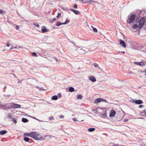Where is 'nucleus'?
Returning a JSON list of instances; mask_svg holds the SVG:
<instances>
[{"label": "nucleus", "mask_w": 146, "mask_h": 146, "mask_svg": "<svg viewBox=\"0 0 146 146\" xmlns=\"http://www.w3.org/2000/svg\"><path fill=\"white\" fill-rule=\"evenodd\" d=\"M35 136L36 137V138L34 139L37 140H43L46 137H47V139H49L50 138L52 137H54L53 136H50V135H45L44 137H43L41 136L40 135L38 134L35 131Z\"/></svg>", "instance_id": "f257e3e1"}, {"label": "nucleus", "mask_w": 146, "mask_h": 146, "mask_svg": "<svg viewBox=\"0 0 146 146\" xmlns=\"http://www.w3.org/2000/svg\"><path fill=\"white\" fill-rule=\"evenodd\" d=\"M136 16V14L135 13V14H132L131 15H129L128 16V19L127 21V22L128 23L130 24L131 23H132L134 21Z\"/></svg>", "instance_id": "f03ea898"}, {"label": "nucleus", "mask_w": 146, "mask_h": 146, "mask_svg": "<svg viewBox=\"0 0 146 146\" xmlns=\"http://www.w3.org/2000/svg\"><path fill=\"white\" fill-rule=\"evenodd\" d=\"M146 22L145 18L144 17H142L139 20V22L138 28L139 29H141L144 26Z\"/></svg>", "instance_id": "7ed1b4c3"}, {"label": "nucleus", "mask_w": 146, "mask_h": 146, "mask_svg": "<svg viewBox=\"0 0 146 146\" xmlns=\"http://www.w3.org/2000/svg\"><path fill=\"white\" fill-rule=\"evenodd\" d=\"M35 131H31L30 133H25L24 134V136L31 137L33 139H36V137L35 136Z\"/></svg>", "instance_id": "20e7f679"}, {"label": "nucleus", "mask_w": 146, "mask_h": 146, "mask_svg": "<svg viewBox=\"0 0 146 146\" xmlns=\"http://www.w3.org/2000/svg\"><path fill=\"white\" fill-rule=\"evenodd\" d=\"M11 108H21V105L15 103H10Z\"/></svg>", "instance_id": "39448f33"}, {"label": "nucleus", "mask_w": 146, "mask_h": 146, "mask_svg": "<svg viewBox=\"0 0 146 146\" xmlns=\"http://www.w3.org/2000/svg\"><path fill=\"white\" fill-rule=\"evenodd\" d=\"M10 105V103H6L4 104H1V107H2L3 109H5V110H6L7 109H11Z\"/></svg>", "instance_id": "423d86ee"}, {"label": "nucleus", "mask_w": 146, "mask_h": 146, "mask_svg": "<svg viewBox=\"0 0 146 146\" xmlns=\"http://www.w3.org/2000/svg\"><path fill=\"white\" fill-rule=\"evenodd\" d=\"M131 101L133 103H135L137 104H141L143 103L142 101L140 100L133 99L131 100Z\"/></svg>", "instance_id": "0eeeda50"}, {"label": "nucleus", "mask_w": 146, "mask_h": 146, "mask_svg": "<svg viewBox=\"0 0 146 146\" xmlns=\"http://www.w3.org/2000/svg\"><path fill=\"white\" fill-rule=\"evenodd\" d=\"M138 11L139 12V13L138 14V15H136V18H135V20H134L135 23H138L139 22V17L140 15L141 11H139L138 10Z\"/></svg>", "instance_id": "6e6552de"}, {"label": "nucleus", "mask_w": 146, "mask_h": 146, "mask_svg": "<svg viewBox=\"0 0 146 146\" xmlns=\"http://www.w3.org/2000/svg\"><path fill=\"white\" fill-rule=\"evenodd\" d=\"M116 114L115 111L113 110H111L110 111L109 116L110 117H114Z\"/></svg>", "instance_id": "1a4fd4ad"}, {"label": "nucleus", "mask_w": 146, "mask_h": 146, "mask_svg": "<svg viewBox=\"0 0 146 146\" xmlns=\"http://www.w3.org/2000/svg\"><path fill=\"white\" fill-rule=\"evenodd\" d=\"M139 115L141 116L146 117V110H143L141 111H140Z\"/></svg>", "instance_id": "9d476101"}, {"label": "nucleus", "mask_w": 146, "mask_h": 146, "mask_svg": "<svg viewBox=\"0 0 146 146\" xmlns=\"http://www.w3.org/2000/svg\"><path fill=\"white\" fill-rule=\"evenodd\" d=\"M120 44L124 48L126 47V45L124 41L121 39L119 40Z\"/></svg>", "instance_id": "9b49d317"}, {"label": "nucleus", "mask_w": 146, "mask_h": 146, "mask_svg": "<svg viewBox=\"0 0 146 146\" xmlns=\"http://www.w3.org/2000/svg\"><path fill=\"white\" fill-rule=\"evenodd\" d=\"M88 78L89 80L92 82H94L96 81V79L93 76H89L88 77Z\"/></svg>", "instance_id": "f8f14e48"}, {"label": "nucleus", "mask_w": 146, "mask_h": 146, "mask_svg": "<svg viewBox=\"0 0 146 146\" xmlns=\"http://www.w3.org/2000/svg\"><path fill=\"white\" fill-rule=\"evenodd\" d=\"M134 63L137 65H139L141 66H144L145 64L143 62H135Z\"/></svg>", "instance_id": "ddd939ff"}, {"label": "nucleus", "mask_w": 146, "mask_h": 146, "mask_svg": "<svg viewBox=\"0 0 146 146\" xmlns=\"http://www.w3.org/2000/svg\"><path fill=\"white\" fill-rule=\"evenodd\" d=\"M101 100L102 98H100L97 99L95 100L94 103L96 104H98V103H99L102 102Z\"/></svg>", "instance_id": "4468645a"}, {"label": "nucleus", "mask_w": 146, "mask_h": 146, "mask_svg": "<svg viewBox=\"0 0 146 146\" xmlns=\"http://www.w3.org/2000/svg\"><path fill=\"white\" fill-rule=\"evenodd\" d=\"M41 31L42 33H44L45 32H48V30L46 29V28L45 27L43 26L42 27Z\"/></svg>", "instance_id": "2eb2a0df"}, {"label": "nucleus", "mask_w": 146, "mask_h": 146, "mask_svg": "<svg viewBox=\"0 0 146 146\" xmlns=\"http://www.w3.org/2000/svg\"><path fill=\"white\" fill-rule=\"evenodd\" d=\"M7 133V131L5 130H2L0 131V134L1 135H3Z\"/></svg>", "instance_id": "dca6fc26"}, {"label": "nucleus", "mask_w": 146, "mask_h": 146, "mask_svg": "<svg viewBox=\"0 0 146 146\" xmlns=\"http://www.w3.org/2000/svg\"><path fill=\"white\" fill-rule=\"evenodd\" d=\"M29 120L27 118H23L21 120V121L24 123L28 122Z\"/></svg>", "instance_id": "f3484780"}, {"label": "nucleus", "mask_w": 146, "mask_h": 146, "mask_svg": "<svg viewBox=\"0 0 146 146\" xmlns=\"http://www.w3.org/2000/svg\"><path fill=\"white\" fill-rule=\"evenodd\" d=\"M51 99L52 100H56L58 99V97L56 95H54L52 97Z\"/></svg>", "instance_id": "a211bd4d"}, {"label": "nucleus", "mask_w": 146, "mask_h": 146, "mask_svg": "<svg viewBox=\"0 0 146 146\" xmlns=\"http://www.w3.org/2000/svg\"><path fill=\"white\" fill-rule=\"evenodd\" d=\"M62 25H64L63 23H62L58 21L56 22V25L57 26H59Z\"/></svg>", "instance_id": "6ab92c4d"}, {"label": "nucleus", "mask_w": 146, "mask_h": 146, "mask_svg": "<svg viewBox=\"0 0 146 146\" xmlns=\"http://www.w3.org/2000/svg\"><path fill=\"white\" fill-rule=\"evenodd\" d=\"M69 91L70 92H72L74 91V89L72 87H70L69 88Z\"/></svg>", "instance_id": "aec40b11"}, {"label": "nucleus", "mask_w": 146, "mask_h": 146, "mask_svg": "<svg viewBox=\"0 0 146 146\" xmlns=\"http://www.w3.org/2000/svg\"><path fill=\"white\" fill-rule=\"evenodd\" d=\"M82 97V96L80 94H78L76 96V98L78 100L81 99Z\"/></svg>", "instance_id": "412c9836"}, {"label": "nucleus", "mask_w": 146, "mask_h": 146, "mask_svg": "<svg viewBox=\"0 0 146 146\" xmlns=\"http://www.w3.org/2000/svg\"><path fill=\"white\" fill-rule=\"evenodd\" d=\"M95 129L94 128H89L88 129V131L91 132L94 131Z\"/></svg>", "instance_id": "4be33fe9"}, {"label": "nucleus", "mask_w": 146, "mask_h": 146, "mask_svg": "<svg viewBox=\"0 0 146 146\" xmlns=\"http://www.w3.org/2000/svg\"><path fill=\"white\" fill-rule=\"evenodd\" d=\"M24 140L26 142H28L30 140V139L29 137H25L24 138Z\"/></svg>", "instance_id": "5701e85b"}, {"label": "nucleus", "mask_w": 146, "mask_h": 146, "mask_svg": "<svg viewBox=\"0 0 146 146\" xmlns=\"http://www.w3.org/2000/svg\"><path fill=\"white\" fill-rule=\"evenodd\" d=\"M139 25L138 26L137 24H135L132 27L133 29H136L137 28H138Z\"/></svg>", "instance_id": "b1692460"}, {"label": "nucleus", "mask_w": 146, "mask_h": 146, "mask_svg": "<svg viewBox=\"0 0 146 146\" xmlns=\"http://www.w3.org/2000/svg\"><path fill=\"white\" fill-rule=\"evenodd\" d=\"M94 1L92 0H88L86 2H83V3H89L90 2H94Z\"/></svg>", "instance_id": "393cba45"}, {"label": "nucleus", "mask_w": 146, "mask_h": 146, "mask_svg": "<svg viewBox=\"0 0 146 146\" xmlns=\"http://www.w3.org/2000/svg\"><path fill=\"white\" fill-rule=\"evenodd\" d=\"M70 21L67 19H66L65 21L63 23L64 25L67 24L68 23H69Z\"/></svg>", "instance_id": "a878e982"}, {"label": "nucleus", "mask_w": 146, "mask_h": 146, "mask_svg": "<svg viewBox=\"0 0 146 146\" xmlns=\"http://www.w3.org/2000/svg\"><path fill=\"white\" fill-rule=\"evenodd\" d=\"M74 13L76 15H79L80 14V12L78 11H77L76 10H75Z\"/></svg>", "instance_id": "bb28decb"}, {"label": "nucleus", "mask_w": 146, "mask_h": 146, "mask_svg": "<svg viewBox=\"0 0 146 146\" xmlns=\"http://www.w3.org/2000/svg\"><path fill=\"white\" fill-rule=\"evenodd\" d=\"M33 25H34L36 27H39V24L37 23H33Z\"/></svg>", "instance_id": "cd10ccee"}, {"label": "nucleus", "mask_w": 146, "mask_h": 146, "mask_svg": "<svg viewBox=\"0 0 146 146\" xmlns=\"http://www.w3.org/2000/svg\"><path fill=\"white\" fill-rule=\"evenodd\" d=\"M92 27L93 31L94 32H95V33H96V32H97L98 30H97V29L96 28L93 27V26H92Z\"/></svg>", "instance_id": "c85d7f7f"}, {"label": "nucleus", "mask_w": 146, "mask_h": 146, "mask_svg": "<svg viewBox=\"0 0 146 146\" xmlns=\"http://www.w3.org/2000/svg\"><path fill=\"white\" fill-rule=\"evenodd\" d=\"M11 119L12 120V121H13L14 123H17V121L16 120L15 118H12Z\"/></svg>", "instance_id": "c756f323"}, {"label": "nucleus", "mask_w": 146, "mask_h": 146, "mask_svg": "<svg viewBox=\"0 0 146 146\" xmlns=\"http://www.w3.org/2000/svg\"><path fill=\"white\" fill-rule=\"evenodd\" d=\"M61 13H58L56 17L57 19H59L61 17Z\"/></svg>", "instance_id": "7c9ffc66"}, {"label": "nucleus", "mask_w": 146, "mask_h": 146, "mask_svg": "<svg viewBox=\"0 0 146 146\" xmlns=\"http://www.w3.org/2000/svg\"><path fill=\"white\" fill-rule=\"evenodd\" d=\"M100 108L101 109H102V110L104 111V112H106V108Z\"/></svg>", "instance_id": "2f4dec72"}, {"label": "nucleus", "mask_w": 146, "mask_h": 146, "mask_svg": "<svg viewBox=\"0 0 146 146\" xmlns=\"http://www.w3.org/2000/svg\"><path fill=\"white\" fill-rule=\"evenodd\" d=\"M102 116L103 117H105L106 116V112H105L104 113H103L102 115Z\"/></svg>", "instance_id": "473e14b6"}, {"label": "nucleus", "mask_w": 146, "mask_h": 146, "mask_svg": "<svg viewBox=\"0 0 146 146\" xmlns=\"http://www.w3.org/2000/svg\"><path fill=\"white\" fill-rule=\"evenodd\" d=\"M49 119L50 120H52L54 119V118L53 116H50L49 117Z\"/></svg>", "instance_id": "72a5a7b5"}, {"label": "nucleus", "mask_w": 146, "mask_h": 146, "mask_svg": "<svg viewBox=\"0 0 146 146\" xmlns=\"http://www.w3.org/2000/svg\"><path fill=\"white\" fill-rule=\"evenodd\" d=\"M7 116L9 118H11V117H12V115H11V114L10 113H8L7 115Z\"/></svg>", "instance_id": "f704fd0d"}, {"label": "nucleus", "mask_w": 146, "mask_h": 146, "mask_svg": "<svg viewBox=\"0 0 146 146\" xmlns=\"http://www.w3.org/2000/svg\"><path fill=\"white\" fill-rule=\"evenodd\" d=\"M32 55L34 56H36V57H37V55L36 53L35 52H33Z\"/></svg>", "instance_id": "c9c22d12"}, {"label": "nucleus", "mask_w": 146, "mask_h": 146, "mask_svg": "<svg viewBox=\"0 0 146 146\" xmlns=\"http://www.w3.org/2000/svg\"><path fill=\"white\" fill-rule=\"evenodd\" d=\"M94 66L95 67H98V65L97 63H94Z\"/></svg>", "instance_id": "e433bc0d"}, {"label": "nucleus", "mask_w": 146, "mask_h": 146, "mask_svg": "<svg viewBox=\"0 0 146 146\" xmlns=\"http://www.w3.org/2000/svg\"><path fill=\"white\" fill-rule=\"evenodd\" d=\"M56 20V19L55 18L51 19V21H50V22L51 23V22H53V21H55Z\"/></svg>", "instance_id": "4c0bfd02"}, {"label": "nucleus", "mask_w": 146, "mask_h": 146, "mask_svg": "<svg viewBox=\"0 0 146 146\" xmlns=\"http://www.w3.org/2000/svg\"><path fill=\"white\" fill-rule=\"evenodd\" d=\"M32 118H33V119H36V120H38V121H40H40H42V120H39V119H37L36 118H35V117H33Z\"/></svg>", "instance_id": "58836bf2"}, {"label": "nucleus", "mask_w": 146, "mask_h": 146, "mask_svg": "<svg viewBox=\"0 0 146 146\" xmlns=\"http://www.w3.org/2000/svg\"><path fill=\"white\" fill-rule=\"evenodd\" d=\"M73 7L74 8L76 9L78 7V6L76 4H75L73 6Z\"/></svg>", "instance_id": "ea45409f"}, {"label": "nucleus", "mask_w": 146, "mask_h": 146, "mask_svg": "<svg viewBox=\"0 0 146 146\" xmlns=\"http://www.w3.org/2000/svg\"><path fill=\"white\" fill-rule=\"evenodd\" d=\"M101 101H102H102H103V102H106V103H108L107 101L105 99H103L102 98V100H101Z\"/></svg>", "instance_id": "a19ab883"}, {"label": "nucleus", "mask_w": 146, "mask_h": 146, "mask_svg": "<svg viewBox=\"0 0 146 146\" xmlns=\"http://www.w3.org/2000/svg\"><path fill=\"white\" fill-rule=\"evenodd\" d=\"M144 107V106L142 105H140L139 106V108H142Z\"/></svg>", "instance_id": "79ce46f5"}, {"label": "nucleus", "mask_w": 146, "mask_h": 146, "mask_svg": "<svg viewBox=\"0 0 146 146\" xmlns=\"http://www.w3.org/2000/svg\"><path fill=\"white\" fill-rule=\"evenodd\" d=\"M113 143H109V146H113Z\"/></svg>", "instance_id": "37998d69"}, {"label": "nucleus", "mask_w": 146, "mask_h": 146, "mask_svg": "<svg viewBox=\"0 0 146 146\" xmlns=\"http://www.w3.org/2000/svg\"><path fill=\"white\" fill-rule=\"evenodd\" d=\"M4 96L5 97H6L9 98L10 96V95H4Z\"/></svg>", "instance_id": "c03bdc74"}, {"label": "nucleus", "mask_w": 146, "mask_h": 146, "mask_svg": "<svg viewBox=\"0 0 146 146\" xmlns=\"http://www.w3.org/2000/svg\"><path fill=\"white\" fill-rule=\"evenodd\" d=\"M72 120L74 121H77V119H76V118H73L72 119Z\"/></svg>", "instance_id": "a18cd8bd"}, {"label": "nucleus", "mask_w": 146, "mask_h": 146, "mask_svg": "<svg viewBox=\"0 0 146 146\" xmlns=\"http://www.w3.org/2000/svg\"><path fill=\"white\" fill-rule=\"evenodd\" d=\"M36 88H38V89H39V90H44V89H42V88H39V87H36Z\"/></svg>", "instance_id": "49530a36"}, {"label": "nucleus", "mask_w": 146, "mask_h": 146, "mask_svg": "<svg viewBox=\"0 0 146 146\" xmlns=\"http://www.w3.org/2000/svg\"><path fill=\"white\" fill-rule=\"evenodd\" d=\"M64 116L62 115H60V118H63L64 117Z\"/></svg>", "instance_id": "de8ad7c7"}, {"label": "nucleus", "mask_w": 146, "mask_h": 146, "mask_svg": "<svg viewBox=\"0 0 146 146\" xmlns=\"http://www.w3.org/2000/svg\"><path fill=\"white\" fill-rule=\"evenodd\" d=\"M128 120H129V119H124V122H127Z\"/></svg>", "instance_id": "09e8293b"}, {"label": "nucleus", "mask_w": 146, "mask_h": 146, "mask_svg": "<svg viewBox=\"0 0 146 146\" xmlns=\"http://www.w3.org/2000/svg\"><path fill=\"white\" fill-rule=\"evenodd\" d=\"M58 96L60 98L61 97V94L60 93H59L58 94Z\"/></svg>", "instance_id": "8fccbe9b"}, {"label": "nucleus", "mask_w": 146, "mask_h": 146, "mask_svg": "<svg viewBox=\"0 0 146 146\" xmlns=\"http://www.w3.org/2000/svg\"><path fill=\"white\" fill-rule=\"evenodd\" d=\"M7 88V86H5L4 88H3V89H4V90H3V92H5V90L6 89V88Z\"/></svg>", "instance_id": "3c124183"}, {"label": "nucleus", "mask_w": 146, "mask_h": 146, "mask_svg": "<svg viewBox=\"0 0 146 146\" xmlns=\"http://www.w3.org/2000/svg\"><path fill=\"white\" fill-rule=\"evenodd\" d=\"M19 28V27L18 26H17L15 27V28L17 30H18Z\"/></svg>", "instance_id": "603ef678"}, {"label": "nucleus", "mask_w": 146, "mask_h": 146, "mask_svg": "<svg viewBox=\"0 0 146 146\" xmlns=\"http://www.w3.org/2000/svg\"><path fill=\"white\" fill-rule=\"evenodd\" d=\"M62 9L64 11H66V8L65 7H62Z\"/></svg>", "instance_id": "864d4df0"}, {"label": "nucleus", "mask_w": 146, "mask_h": 146, "mask_svg": "<svg viewBox=\"0 0 146 146\" xmlns=\"http://www.w3.org/2000/svg\"><path fill=\"white\" fill-rule=\"evenodd\" d=\"M145 142H146V143H144L143 142V145H146V139L145 140Z\"/></svg>", "instance_id": "5fc2aeb1"}, {"label": "nucleus", "mask_w": 146, "mask_h": 146, "mask_svg": "<svg viewBox=\"0 0 146 146\" xmlns=\"http://www.w3.org/2000/svg\"><path fill=\"white\" fill-rule=\"evenodd\" d=\"M70 10H71V11H72L73 12H74L75 10H74V9H70Z\"/></svg>", "instance_id": "6e6d98bb"}, {"label": "nucleus", "mask_w": 146, "mask_h": 146, "mask_svg": "<svg viewBox=\"0 0 146 146\" xmlns=\"http://www.w3.org/2000/svg\"><path fill=\"white\" fill-rule=\"evenodd\" d=\"M143 51L146 53V47L143 49Z\"/></svg>", "instance_id": "4d7b16f0"}, {"label": "nucleus", "mask_w": 146, "mask_h": 146, "mask_svg": "<svg viewBox=\"0 0 146 146\" xmlns=\"http://www.w3.org/2000/svg\"><path fill=\"white\" fill-rule=\"evenodd\" d=\"M98 69L101 70V71H102V69L101 68H100V67H98Z\"/></svg>", "instance_id": "13d9d810"}, {"label": "nucleus", "mask_w": 146, "mask_h": 146, "mask_svg": "<svg viewBox=\"0 0 146 146\" xmlns=\"http://www.w3.org/2000/svg\"><path fill=\"white\" fill-rule=\"evenodd\" d=\"M6 46L7 47H9L10 46V44L9 43L7 44L6 45Z\"/></svg>", "instance_id": "bf43d9fd"}, {"label": "nucleus", "mask_w": 146, "mask_h": 146, "mask_svg": "<svg viewBox=\"0 0 146 146\" xmlns=\"http://www.w3.org/2000/svg\"><path fill=\"white\" fill-rule=\"evenodd\" d=\"M21 82H22V80H19V81H18L17 83H21Z\"/></svg>", "instance_id": "052dcab7"}, {"label": "nucleus", "mask_w": 146, "mask_h": 146, "mask_svg": "<svg viewBox=\"0 0 146 146\" xmlns=\"http://www.w3.org/2000/svg\"><path fill=\"white\" fill-rule=\"evenodd\" d=\"M3 11L0 9V14L2 13H3Z\"/></svg>", "instance_id": "680f3d73"}, {"label": "nucleus", "mask_w": 146, "mask_h": 146, "mask_svg": "<svg viewBox=\"0 0 146 146\" xmlns=\"http://www.w3.org/2000/svg\"><path fill=\"white\" fill-rule=\"evenodd\" d=\"M54 58L56 60V62H57V61L58 60V59H57V58H56V57H54Z\"/></svg>", "instance_id": "e2e57ef3"}, {"label": "nucleus", "mask_w": 146, "mask_h": 146, "mask_svg": "<svg viewBox=\"0 0 146 146\" xmlns=\"http://www.w3.org/2000/svg\"><path fill=\"white\" fill-rule=\"evenodd\" d=\"M12 74L13 75V76H14L15 77V78L16 77V76L14 74Z\"/></svg>", "instance_id": "0e129e2a"}, {"label": "nucleus", "mask_w": 146, "mask_h": 146, "mask_svg": "<svg viewBox=\"0 0 146 146\" xmlns=\"http://www.w3.org/2000/svg\"><path fill=\"white\" fill-rule=\"evenodd\" d=\"M121 53H123V54H125V52L124 51H121Z\"/></svg>", "instance_id": "69168bd1"}, {"label": "nucleus", "mask_w": 146, "mask_h": 146, "mask_svg": "<svg viewBox=\"0 0 146 146\" xmlns=\"http://www.w3.org/2000/svg\"><path fill=\"white\" fill-rule=\"evenodd\" d=\"M139 119H144V118H143L142 117H139Z\"/></svg>", "instance_id": "338daca9"}, {"label": "nucleus", "mask_w": 146, "mask_h": 146, "mask_svg": "<svg viewBox=\"0 0 146 146\" xmlns=\"http://www.w3.org/2000/svg\"><path fill=\"white\" fill-rule=\"evenodd\" d=\"M144 72H146V69L144 70Z\"/></svg>", "instance_id": "774afa93"}]
</instances>
